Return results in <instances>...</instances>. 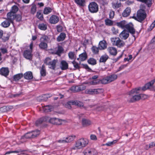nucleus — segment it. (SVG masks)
Masks as SVG:
<instances>
[{
	"label": "nucleus",
	"mask_w": 155,
	"mask_h": 155,
	"mask_svg": "<svg viewBox=\"0 0 155 155\" xmlns=\"http://www.w3.org/2000/svg\"><path fill=\"white\" fill-rule=\"evenodd\" d=\"M117 78V76L115 74L109 75L107 77L103 78L99 81H91L90 84L93 85H96L98 83H101L102 84H105L110 83L116 80Z\"/></svg>",
	"instance_id": "nucleus-1"
},
{
	"label": "nucleus",
	"mask_w": 155,
	"mask_h": 155,
	"mask_svg": "<svg viewBox=\"0 0 155 155\" xmlns=\"http://www.w3.org/2000/svg\"><path fill=\"white\" fill-rule=\"evenodd\" d=\"M117 25L119 28L122 29H127L131 34L134 35L135 33V31L133 25L132 23L127 24L126 21H122L117 23Z\"/></svg>",
	"instance_id": "nucleus-2"
},
{
	"label": "nucleus",
	"mask_w": 155,
	"mask_h": 155,
	"mask_svg": "<svg viewBox=\"0 0 155 155\" xmlns=\"http://www.w3.org/2000/svg\"><path fill=\"white\" fill-rule=\"evenodd\" d=\"M89 141L86 138H81L77 140L73 147L72 150L80 149L86 147L88 144Z\"/></svg>",
	"instance_id": "nucleus-3"
},
{
	"label": "nucleus",
	"mask_w": 155,
	"mask_h": 155,
	"mask_svg": "<svg viewBox=\"0 0 155 155\" xmlns=\"http://www.w3.org/2000/svg\"><path fill=\"white\" fill-rule=\"evenodd\" d=\"M140 88L133 89L128 93L129 98L128 101L130 102H134L141 99L140 94H136L139 93Z\"/></svg>",
	"instance_id": "nucleus-4"
},
{
	"label": "nucleus",
	"mask_w": 155,
	"mask_h": 155,
	"mask_svg": "<svg viewBox=\"0 0 155 155\" xmlns=\"http://www.w3.org/2000/svg\"><path fill=\"white\" fill-rule=\"evenodd\" d=\"M10 13H8L7 15V18L5 20L2 22L1 23L2 26L4 28H7L8 27L11 23L13 22L14 19V16L12 15H10Z\"/></svg>",
	"instance_id": "nucleus-5"
},
{
	"label": "nucleus",
	"mask_w": 155,
	"mask_h": 155,
	"mask_svg": "<svg viewBox=\"0 0 155 155\" xmlns=\"http://www.w3.org/2000/svg\"><path fill=\"white\" fill-rule=\"evenodd\" d=\"M110 41L113 45L116 46L118 47H122L125 45L124 42L118 37L112 38H110Z\"/></svg>",
	"instance_id": "nucleus-6"
},
{
	"label": "nucleus",
	"mask_w": 155,
	"mask_h": 155,
	"mask_svg": "<svg viewBox=\"0 0 155 155\" xmlns=\"http://www.w3.org/2000/svg\"><path fill=\"white\" fill-rule=\"evenodd\" d=\"M146 17V15L144 10L140 9L138 11L137 17H133L135 19L141 22Z\"/></svg>",
	"instance_id": "nucleus-7"
},
{
	"label": "nucleus",
	"mask_w": 155,
	"mask_h": 155,
	"mask_svg": "<svg viewBox=\"0 0 155 155\" xmlns=\"http://www.w3.org/2000/svg\"><path fill=\"white\" fill-rule=\"evenodd\" d=\"M47 119L46 120L47 122H49L50 123L54 124L61 125L63 123L65 122V120H62L58 118H50L49 117H46Z\"/></svg>",
	"instance_id": "nucleus-8"
},
{
	"label": "nucleus",
	"mask_w": 155,
	"mask_h": 155,
	"mask_svg": "<svg viewBox=\"0 0 155 155\" xmlns=\"http://www.w3.org/2000/svg\"><path fill=\"white\" fill-rule=\"evenodd\" d=\"M33 46V43L31 42L29 46L30 50H27L25 51L23 53V56L26 59L31 60L32 58V50Z\"/></svg>",
	"instance_id": "nucleus-9"
},
{
	"label": "nucleus",
	"mask_w": 155,
	"mask_h": 155,
	"mask_svg": "<svg viewBox=\"0 0 155 155\" xmlns=\"http://www.w3.org/2000/svg\"><path fill=\"white\" fill-rule=\"evenodd\" d=\"M48 37L46 35L43 36L40 38L41 42L39 44V47L41 49H45L48 47V45L46 43L48 41Z\"/></svg>",
	"instance_id": "nucleus-10"
},
{
	"label": "nucleus",
	"mask_w": 155,
	"mask_h": 155,
	"mask_svg": "<svg viewBox=\"0 0 155 155\" xmlns=\"http://www.w3.org/2000/svg\"><path fill=\"white\" fill-rule=\"evenodd\" d=\"M89 11L91 13L97 12L98 10V7L97 4L94 2H91L88 6Z\"/></svg>",
	"instance_id": "nucleus-11"
},
{
	"label": "nucleus",
	"mask_w": 155,
	"mask_h": 155,
	"mask_svg": "<svg viewBox=\"0 0 155 155\" xmlns=\"http://www.w3.org/2000/svg\"><path fill=\"white\" fill-rule=\"evenodd\" d=\"M149 89L151 90H155V79L146 84L142 88L143 90L145 91Z\"/></svg>",
	"instance_id": "nucleus-12"
},
{
	"label": "nucleus",
	"mask_w": 155,
	"mask_h": 155,
	"mask_svg": "<svg viewBox=\"0 0 155 155\" xmlns=\"http://www.w3.org/2000/svg\"><path fill=\"white\" fill-rule=\"evenodd\" d=\"M64 49L60 45H58L57 50L51 49L49 50V52L53 54H55L60 56L61 54L63 51Z\"/></svg>",
	"instance_id": "nucleus-13"
},
{
	"label": "nucleus",
	"mask_w": 155,
	"mask_h": 155,
	"mask_svg": "<svg viewBox=\"0 0 155 155\" xmlns=\"http://www.w3.org/2000/svg\"><path fill=\"white\" fill-rule=\"evenodd\" d=\"M81 124L82 126L83 127H85L91 125L92 123L90 120L83 118L81 120Z\"/></svg>",
	"instance_id": "nucleus-14"
},
{
	"label": "nucleus",
	"mask_w": 155,
	"mask_h": 155,
	"mask_svg": "<svg viewBox=\"0 0 155 155\" xmlns=\"http://www.w3.org/2000/svg\"><path fill=\"white\" fill-rule=\"evenodd\" d=\"M76 105L78 106H80L79 102L78 101H71L68 102L65 105V107L68 109L71 108V105Z\"/></svg>",
	"instance_id": "nucleus-15"
},
{
	"label": "nucleus",
	"mask_w": 155,
	"mask_h": 155,
	"mask_svg": "<svg viewBox=\"0 0 155 155\" xmlns=\"http://www.w3.org/2000/svg\"><path fill=\"white\" fill-rule=\"evenodd\" d=\"M101 89H87L85 91V93L88 94L93 95L97 94L99 93Z\"/></svg>",
	"instance_id": "nucleus-16"
},
{
	"label": "nucleus",
	"mask_w": 155,
	"mask_h": 155,
	"mask_svg": "<svg viewBox=\"0 0 155 155\" xmlns=\"http://www.w3.org/2000/svg\"><path fill=\"white\" fill-rule=\"evenodd\" d=\"M95 150L93 149L87 148L83 152L84 155H94L95 153Z\"/></svg>",
	"instance_id": "nucleus-17"
},
{
	"label": "nucleus",
	"mask_w": 155,
	"mask_h": 155,
	"mask_svg": "<svg viewBox=\"0 0 155 155\" xmlns=\"http://www.w3.org/2000/svg\"><path fill=\"white\" fill-rule=\"evenodd\" d=\"M18 7L16 5H14L12 7L11 11L8 13H11V15H13L14 17V19H15L16 17L15 14L18 11Z\"/></svg>",
	"instance_id": "nucleus-18"
},
{
	"label": "nucleus",
	"mask_w": 155,
	"mask_h": 155,
	"mask_svg": "<svg viewBox=\"0 0 155 155\" xmlns=\"http://www.w3.org/2000/svg\"><path fill=\"white\" fill-rule=\"evenodd\" d=\"M129 36V32L125 30H123L120 34V37L122 39L126 40Z\"/></svg>",
	"instance_id": "nucleus-19"
},
{
	"label": "nucleus",
	"mask_w": 155,
	"mask_h": 155,
	"mask_svg": "<svg viewBox=\"0 0 155 155\" xmlns=\"http://www.w3.org/2000/svg\"><path fill=\"white\" fill-rule=\"evenodd\" d=\"M107 48V43L106 41L104 40L100 41L99 45L98 48L100 50H104L106 48Z\"/></svg>",
	"instance_id": "nucleus-20"
},
{
	"label": "nucleus",
	"mask_w": 155,
	"mask_h": 155,
	"mask_svg": "<svg viewBox=\"0 0 155 155\" xmlns=\"http://www.w3.org/2000/svg\"><path fill=\"white\" fill-rule=\"evenodd\" d=\"M9 73V71L8 68H2L0 70V74L5 77H7Z\"/></svg>",
	"instance_id": "nucleus-21"
},
{
	"label": "nucleus",
	"mask_w": 155,
	"mask_h": 155,
	"mask_svg": "<svg viewBox=\"0 0 155 155\" xmlns=\"http://www.w3.org/2000/svg\"><path fill=\"white\" fill-rule=\"evenodd\" d=\"M108 51L110 54L112 55H116L117 53V51L116 48L114 47H109L107 49Z\"/></svg>",
	"instance_id": "nucleus-22"
},
{
	"label": "nucleus",
	"mask_w": 155,
	"mask_h": 155,
	"mask_svg": "<svg viewBox=\"0 0 155 155\" xmlns=\"http://www.w3.org/2000/svg\"><path fill=\"white\" fill-rule=\"evenodd\" d=\"M59 18L55 15H52L49 19V22L51 24H55L59 21Z\"/></svg>",
	"instance_id": "nucleus-23"
},
{
	"label": "nucleus",
	"mask_w": 155,
	"mask_h": 155,
	"mask_svg": "<svg viewBox=\"0 0 155 155\" xmlns=\"http://www.w3.org/2000/svg\"><path fill=\"white\" fill-rule=\"evenodd\" d=\"M60 67L62 70H65L68 68V64L65 61L63 60L61 62Z\"/></svg>",
	"instance_id": "nucleus-24"
},
{
	"label": "nucleus",
	"mask_w": 155,
	"mask_h": 155,
	"mask_svg": "<svg viewBox=\"0 0 155 155\" xmlns=\"http://www.w3.org/2000/svg\"><path fill=\"white\" fill-rule=\"evenodd\" d=\"M75 2L78 6L84 7L86 5L85 0H74Z\"/></svg>",
	"instance_id": "nucleus-25"
},
{
	"label": "nucleus",
	"mask_w": 155,
	"mask_h": 155,
	"mask_svg": "<svg viewBox=\"0 0 155 155\" xmlns=\"http://www.w3.org/2000/svg\"><path fill=\"white\" fill-rule=\"evenodd\" d=\"M58 61L57 60L54 59L52 61H51L48 65L49 68L53 70H54L56 68V64Z\"/></svg>",
	"instance_id": "nucleus-26"
},
{
	"label": "nucleus",
	"mask_w": 155,
	"mask_h": 155,
	"mask_svg": "<svg viewBox=\"0 0 155 155\" xmlns=\"http://www.w3.org/2000/svg\"><path fill=\"white\" fill-rule=\"evenodd\" d=\"M130 8L129 7L126 8L122 13L123 16L124 17H127L128 16L130 15Z\"/></svg>",
	"instance_id": "nucleus-27"
},
{
	"label": "nucleus",
	"mask_w": 155,
	"mask_h": 155,
	"mask_svg": "<svg viewBox=\"0 0 155 155\" xmlns=\"http://www.w3.org/2000/svg\"><path fill=\"white\" fill-rule=\"evenodd\" d=\"M25 79L27 80L31 79L33 78L32 73L31 71H28L25 73L24 75Z\"/></svg>",
	"instance_id": "nucleus-28"
},
{
	"label": "nucleus",
	"mask_w": 155,
	"mask_h": 155,
	"mask_svg": "<svg viewBox=\"0 0 155 155\" xmlns=\"http://www.w3.org/2000/svg\"><path fill=\"white\" fill-rule=\"evenodd\" d=\"M38 28L41 30L45 31L47 28V24L44 23H40L38 25Z\"/></svg>",
	"instance_id": "nucleus-29"
},
{
	"label": "nucleus",
	"mask_w": 155,
	"mask_h": 155,
	"mask_svg": "<svg viewBox=\"0 0 155 155\" xmlns=\"http://www.w3.org/2000/svg\"><path fill=\"white\" fill-rule=\"evenodd\" d=\"M43 110L45 112L51 111L53 109V107L51 106H46L42 107Z\"/></svg>",
	"instance_id": "nucleus-30"
},
{
	"label": "nucleus",
	"mask_w": 155,
	"mask_h": 155,
	"mask_svg": "<svg viewBox=\"0 0 155 155\" xmlns=\"http://www.w3.org/2000/svg\"><path fill=\"white\" fill-rule=\"evenodd\" d=\"M65 34L64 33H61L58 36L57 40L58 41H62L65 39Z\"/></svg>",
	"instance_id": "nucleus-31"
},
{
	"label": "nucleus",
	"mask_w": 155,
	"mask_h": 155,
	"mask_svg": "<svg viewBox=\"0 0 155 155\" xmlns=\"http://www.w3.org/2000/svg\"><path fill=\"white\" fill-rule=\"evenodd\" d=\"M87 57V54L85 52H84L79 55V58L81 61L85 60Z\"/></svg>",
	"instance_id": "nucleus-32"
},
{
	"label": "nucleus",
	"mask_w": 155,
	"mask_h": 155,
	"mask_svg": "<svg viewBox=\"0 0 155 155\" xmlns=\"http://www.w3.org/2000/svg\"><path fill=\"white\" fill-rule=\"evenodd\" d=\"M47 119V118H46V117H43L42 118H41L39 120H37L36 123H35V124L36 126H38L39 124H41L43 121H47V120H46Z\"/></svg>",
	"instance_id": "nucleus-33"
},
{
	"label": "nucleus",
	"mask_w": 155,
	"mask_h": 155,
	"mask_svg": "<svg viewBox=\"0 0 155 155\" xmlns=\"http://www.w3.org/2000/svg\"><path fill=\"white\" fill-rule=\"evenodd\" d=\"M108 56L106 54H104L100 58V61L102 62H104L107 60L108 58Z\"/></svg>",
	"instance_id": "nucleus-34"
},
{
	"label": "nucleus",
	"mask_w": 155,
	"mask_h": 155,
	"mask_svg": "<svg viewBox=\"0 0 155 155\" xmlns=\"http://www.w3.org/2000/svg\"><path fill=\"white\" fill-rule=\"evenodd\" d=\"M22 77V74H18L14 76L13 79L15 81H18L20 80Z\"/></svg>",
	"instance_id": "nucleus-35"
},
{
	"label": "nucleus",
	"mask_w": 155,
	"mask_h": 155,
	"mask_svg": "<svg viewBox=\"0 0 155 155\" xmlns=\"http://www.w3.org/2000/svg\"><path fill=\"white\" fill-rule=\"evenodd\" d=\"M75 138V136L74 135H72L66 138L65 140L66 142H70L73 140Z\"/></svg>",
	"instance_id": "nucleus-36"
},
{
	"label": "nucleus",
	"mask_w": 155,
	"mask_h": 155,
	"mask_svg": "<svg viewBox=\"0 0 155 155\" xmlns=\"http://www.w3.org/2000/svg\"><path fill=\"white\" fill-rule=\"evenodd\" d=\"M68 56L70 59L74 60L76 59V56L74 52L70 51L68 54Z\"/></svg>",
	"instance_id": "nucleus-37"
},
{
	"label": "nucleus",
	"mask_w": 155,
	"mask_h": 155,
	"mask_svg": "<svg viewBox=\"0 0 155 155\" xmlns=\"http://www.w3.org/2000/svg\"><path fill=\"white\" fill-rule=\"evenodd\" d=\"M40 74L42 76H44L46 75V70L45 66L44 65H42L40 70Z\"/></svg>",
	"instance_id": "nucleus-38"
},
{
	"label": "nucleus",
	"mask_w": 155,
	"mask_h": 155,
	"mask_svg": "<svg viewBox=\"0 0 155 155\" xmlns=\"http://www.w3.org/2000/svg\"><path fill=\"white\" fill-rule=\"evenodd\" d=\"M105 25L107 26H111L113 24V21L109 19H105Z\"/></svg>",
	"instance_id": "nucleus-39"
},
{
	"label": "nucleus",
	"mask_w": 155,
	"mask_h": 155,
	"mask_svg": "<svg viewBox=\"0 0 155 155\" xmlns=\"http://www.w3.org/2000/svg\"><path fill=\"white\" fill-rule=\"evenodd\" d=\"M88 63L94 65L96 64V60L93 58H90L88 61Z\"/></svg>",
	"instance_id": "nucleus-40"
},
{
	"label": "nucleus",
	"mask_w": 155,
	"mask_h": 155,
	"mask_svg": "<svg viewBox=\"0 0 155 155\" xmlns=\"http://www.w3.org/2000/svg\"><path fill=\"white\" fill-rule=\"evenodd\" d=\"M31 132L32 133V138H34L37 137V136L40 133L39 131L38 130L34 131Z\"/></svg>",
	"instance_id": "nucleus-41"
},
{
	"label": "nucleus",
	"mask_w": 155,
	"mask_h": 155,
	"mask_svg": "<svg viewBox=\"0 0 155 155\" xmlns=\"http://www.w3.org/2000/svg\"><path fill=\"white\" fill-rule=\"evenodd\" d=\"M52 11L51 9L49 7L45 8L44 10L43 13L45 14H48L50 13Z\"/></svg>",
	"instance_id": "nucleus-42"
},
{
	"label": "nucleus",
	"mask_w": 155,
	"mask_h": 155,
	"mask_svg": "<svg viewBox=\"0 0 155 155\" xmlns=\"http://www.w3.org/2000/svg\"><path fill=\"white\" fill-rule=\"evenodd\" d=\"M121 4L117 2H113L112 3V6L113 8H117L121 6Z\"/></svg>",
	"instance_id": "nucleus-43"
},
{
	"label": "nucleus",
	"mask_w": 155,
	"mask_h": 155,
	"mask_svg": "<svg viewBox=\"0 0 155 155\" xmlns=\"http://www.w3.org/2000/svg\"><path fill=\"white\" fill-rule=\"evenodd\" d=\"M99 49L98 47L97 48L95 46H93L91 48V50L92 52L94 53L95 54H97L98 53Z\"/></svg>",
	"instance_id": "nucleus-44"
},
{
	"label": "nucleus",
	"mask_w": 155,
	"mask_h": 155,
	"mask_svg": "<svg viewBox=\"0 0 155 155\" xmlns=\"http://www.w3.org/2000/svg\"><path fill=\"white\" fill-rule=\"evenodd\" d=\"M117 141V140H115L112 141L108 142L105 144V145L108 146H111L114 144L116 143Z\"/></svg>",
	"instance_id": "nucleus-45"
},
{
	"label": "nucleus",
	"mask_w": 155,
	"mask_h": 155,
	"mask_svg": "<svg viewBox=\"0 0 155 155\" xmlns=\"http://www.w3.org/2000/svg\"><path fill=\"white\" fill-rule=\"evenodd\" d=\"M25 137L26 138H32V135L31 132L27 133L25 135Z\"/></svg>",
	"instance_id": "nucleus-46"
},
{
	"label": "nucleus",
	"mask_w": 155,
	"mask_h": 155,
	"mask_svg": "<svg viewBox=\"0 0 155 155\" xmlns=\"http://www.w3.org/2000/svg\"><path fill=\"white\" fill-rule=\"evenodd\" d=\"M143 2L145 3L148 6L150 7L152 4V0H144V2Z\"/></svg>",
	"instance_id": "nucleus-47"
},
{
	"label": "nucleus",
	"mask_w": 155,
	"mask_h": 155,
	"mask_svg": "<svg viewBox=\"0 0 155 155\" xmlns=\"http://www.w3.org/2000/svg\"><path fill=\"white\" fill-rule=\"evenodd\" d=\"M82 87V86H76L75 92L79 91H81L84 89H85V88L84 87Z\"/></svg>",
	"instance_id": "nucleus-48"
},
{
	"label": "nucleus",
	"mask_w": 155,
	"mask_h": 155,
	"mask_svg": "<svg viewBox=\"0 0 155 155\" xmlns=\"http://www.w3.org/2000/svg\"><path fill=\"white\" fill-rule=\"evenodd\" d=\"M71 63L73 65V66L74 68H77V69H78V68H79V66L78 64V63L74 61L72 62Z\"/></svg>",
	"instance_id": "nucleus-49"
},
{
	"label": "nucleus",
	"mask_w": 155,
	"mask_h": 155,
	"mask_svg": "<svg viewBox=\"0 0 155 155\" xmlns=\"http://www.w3.org/2000/svg\"><path fill=\"white\" fill-rule=\"evenodd\" d=\"M155 146V143L152 142L149 145H147L146 146V148L148 149L149 148H151Z\"/></svg>",
	"instance_id": "nucleus-50"
},
{
	"label": "nucleus",
	"mask_w": 155,
	"mask_h": 155,
	"mask_svg": "<svg viewBox=\"0 0 155 155\" xmlns=\"http://www.w3.org/2000/svg\"><path fill=\"white\" fill-rule=\"evenodd\" d=\"M90 139L93 140H97V138L96 136L94 134H91L90 136Z\"/></svg>",
	"instance_id": "nucleus-51"
},
{
	"label": "nucleus",
	"mask_w": 155,
	"mask_h": 155,
	"mask_svg": "<svg viewBox=\"0 0 155 155\" xmlns=\"http://www.w3.org/2000/svg\"><path fill=\"white\" fill-rule=\"evenodd\" d=\"M37 17L39 19L41 20L43 18L42 15L40 12H38L37 14Z\"/></svg>",
	"instance_id": "nucleus-52"
},
{
	"label": "nucleus",
	"mask_w": 155,
	"mask_h": 155,
	"mask_svg": "<svg viewBox=\"0 0 155 155\" xmlns=\"http://www.w3.org/2000/svg\"><path fill=\"white\" fill-rule=\"evenodd\" d=\"M51 60L50 58H47L45 59L44 62L46 64L48 65L51 61Z\"/></svg>",
	"instance_id": "nucleus-53"
},
{
	"label": "nucleus",
	"mask_w": 155,
	"mask_h": 155,
	"mask_svg": "<svg viewBox=\"0 0 155 155\" xmlns=\"http://www.w3.org/2000/svg\"><path fill=\"white\" fill-rule=\"evenodd\" d=\"M114 15V12L113 11H110L109 13V18L110 19H112Z\"/></svg>",
	"instance_id": "nucleus-54"
},
{
	"label": "nucleus",
	"mask_w": 155,
	"mask_h": 155,
	"mask_svg": "<svg viewBox=\"0 0 155 155\" xmlns=\"http://www.w3.org/2000/svg\"><path fill=\"white\" fill-rule=\"evenodd\" d=\"M36 11V8L35 6H33L31 8V12L33 14L35 13Z\"/></svg>",
	"instance_id": "nucleus-55"
},
{
	"label": "nucleus",
	"mask_w": 155,
	"mask_h": 155,
	"mask_svg": "<svg viewBox=\"0 0 155 155\" xmlns=\"http://www.w3.org/2000/svg\"><path fill=\"white\" fill-rule=\"evenodd\" d=\"M141 96V98L145 99L148 97V96L145 94H140Z\"/></svg>",
	"instance_id": "nucleus-56"
},
{
	"label": "nucleus",
	"mask_w": 155,
	"mask_h": 155,
	"mask_svg": "<svg viewBox=\"0 0 155 155\" xmlns=\"http://www.w3.org/2000/svg\"><path fill=\"white\" fill-rule=\"evenodd\" d=\"M98 75H94L92 77V79L94 80L93 81H94V80H95V81H99V80H96L97 78H98Z\"/></svg>",
	"instance_id": "nucleus-57"
},
{
	"label": "nucleus",
	"mask_w": 155,
	"mask_h": 155,
	"mask_svg": "<svg viewBox=\"0 0 155 155\" xmlns=\"http://www.w3.org/2000/svg\"><path fill=\"white\" fill-rule=\"evenodd\" d=\"M9 38V36L8 35H6V37L5 36H4L2 38V39L4 41H5L8 40V39Z\"/></svg>",
	"instance_id": "nucleus-58"
},
{
	"label": "nucleus",
	"mask_w": 155,
	"mask_h": 155,
	"mask_svg": "<svg viewBox=\"0 0 155 155\" xmlns=\"http://www.w3.org/2000/svg\"><path fill=\"white\" fill-rule=\"evenodd\" d=\"M111 30L114 34H116L117 33L118 31L117 29H116L114 27H113L111 29Z\"/></svg>",
	"instance_id": "nucleus-59"
},
{
	"label": "nucleus",
	"mask_w": 155,
	"mask_h": 155,
	"mask_svg": "<svg viewBox=\"0 0 155 155\" xmlns=\"http://www.w3.org/2000/svg\"><path fill=\"white\" fill-rule=\"evenodd\" d=\"M2 52L3 54H5L7 52V51L6 48H2L1 49Z\"/></svg>",
	"instance_id": "nucleus-60"
},
{
	"label": "nucleus",
	"mask_w": 155,
	"mask_h": 155,
	"mask_svg": "<svg viewBox=\"0 0 155 155\" xmlns=\"http://www.w3.org/2000/svg\"><path fill=\"white\" fill-rule=\"evenodd\" d=\"M83 67L85 69H88V71L91 70V68H89L87 64L84 65Z\"/></svg>",
	"instance_id": "nucleus-61"
},
{
	"label": "nucleus",
	"mask_w": 155,
	"mask_h": 155,
	"mask_svg": "<svg viewBox=\"0 0 155 155\" xmlns=\"http://www.w3.org/2000/svg\"><path fill=\"white\" fill-rule=\"evenodd\" d=\"M70 90L73 92H75L76 86H72L70 88Z\"/></svg>",
	"instance_id": "nucleus-62"
},
{
	"label": "nucleus",
	"mask_w": 155,
	"mask_h": 155,
	"mask_svg": "<svg viewBox=\"0 0 155 155\" xmlns=\"http://www.w3.org/2000/svg\"><path fill=\"white\" fill-rule=\"evenodd\" d=\"M104 108L102 107H97L96 108V110L98 111H100L104 110Z\"/></svg>",
	"instance_id": "nucleus-63"
},
{
	"label": "nucleus",
	"mask_w": 155,
	"mask_h": 155,
	"mask_svg": "<svg viewBox=\"0 0 155 155\" xmlns=\"http://www.w3.org/2000/svg\"><path fill=\"white\" fill-rule=\"evenodd\" d=\"M21 16L20 15H18L17 16L16 19L18 21H19L21 20Z\"/></svg>",
	"instance_id": "nucleus-64"
}]
</instances>
